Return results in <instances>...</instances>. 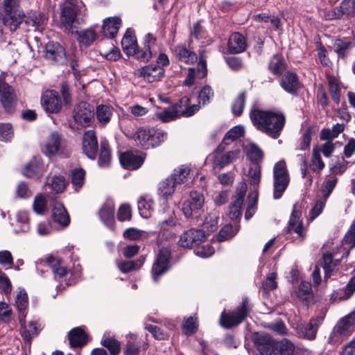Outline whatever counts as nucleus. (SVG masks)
Wrapping results in <instances>:
<instances>
[{
    "instance_id": "f257e3e1",
    "label": "nucleus",
    "mask_w": 355,
    "mask_h": 355,
    "mask_svg": "<svg viewBox=\"0 0 355 355\" xmlns=\"http://www.w3.org/2000/svg\"><path fill=\"white\" fill-rule=\"evenodd\" d=\"M250 118L254 126L272 139H277L284 127L286 117L279 110H263L252 108Z\"/></svg>"
},
{
    "instance_id": "f03ea898",
    "label": "nucleus",
    "mask_w": 355,
    "mask_h": 355,
    "mask_svg": "<svg viewBox=\"0 0 355 355\" xmlns=\"http://www.w3.org/2000/svg\"><path fill=\"white\" fill-rule=\"evenodd\" d=\"M85 7L82 0H65L60 5V23L69 33H73L85 23Z\"/></svg>"
},
{
    "instance_id": "7ed1b4c3",
    "label": "nucleus",
    "mask_w": 355,
    "mask_h": 355,
    "mask_svg": "<svg viewBox=\"0 0 355 355\" xmlns=\"http://www.w3.org/2000/svg\"><path fill=\"white\" fill-rule=\"evenodd\" d=\"M190 99L183 96L179 102L168 109L155 113L156 117L162 122H168L180 116L189 117L199 110L198 105H189Z\"/></svg>"
},
{
    "instance_id": "20e7f679",
    "label": "nucleus",
    "mask_w": 355,
    "mask_h": 355,
    "mask_svg": "<svg viewBox=\"0 0 355 355\" xmlns=\"http://www.w3.org/2000/svg\"><path fill=\"white\" fill-rule=\"evenodd\" d=\"M137 146L149 149L159 146L166 138V133L154 128H140L132 137Z\"/></svg>"
},
{
    "instance_id": "39448f33",
    "label": "nucleus",
    "mask_w": 355,
    "mask_h": 355,
    "mask_svg": "<svg viewBox=\"0 0 355 355\" xmlns=\"http://www.w3.org/2000/svg\"><path fill=\"white\" fill-rule=\"evenodd\" d=\"M16 8V0H3L0 5V17L4 26L10 31H15L22 22L21 15Z\"/></svg>"
},
{
    "instance_id": "423d86ee",
    "label": "nucleus",
    "mask_w": 355,
    "mask_h": 355,
    "mask_svg": "<svg viewBox=\"0 0 355 355\" xmlns=\"http://www.w3.org/2000/svg\"><path fill=\"white\" fill-rule=\"evenodd\" d=\"M273 197L280 198L290 182L288 171L284 160L277 162L273 167Z\"/></svg>"
},
{
    "instance_id": "0eeeda50",
    "label": "nucleus",
    "mask_w": 355,
    "mask_h": 355,
    "mask_svg": "<svg viewBox=\"0 0 355 355\" xmlns=\"http://www.w3.org/2000/svg\"><path fill=\"white\" fill-rule=\"evenodd\" d=\"M252 308L250 300L245 297L234 311L227 313L223 312V328L230 329L237 326L247 317Z\"/></svg>"
},
{
    "instance_id": "6e6552de",
    "label": "nucleus",
    "mask_w": 355,
    "mask_h": 355,
    "mask_svg": "<svg viewBox=\"0 0 355 355\" xmlns=\"http://www.w3.org/2000/svg\"><path fill=\"white\" fill-rule=\"evenodd\" d=\"M42 151L49 158H52L55 155L64 157L69 154L66 142L56 132H52L46 138Z\"/></svg>"
},
{
    "instance_id": "1a4fd4ad",
    "label": "nucleus",
    "mask_w": 355,
    "mask_h": 355,
    "mask_svg": "<svg viewBox=\"0 0 355 355\" xmlns=\"http://www.w3.org/2000/svg\"><path fill=\"white\" fill-rule=\"evenodd\" d=\"M355 311L343 318L334 327L329 337V343L334 344L340 341L341 336L350 335L354 330Z\"/></svg>"
},
{
    "instance_id": "9d476101",
    "label": "nucleus",
    "mask_w": 355,
    "mask_h": 355,
    "mask_svg": "<svg viewBox=\"0 0 355 355\" xmlns=\"http://www.w3.org/2000/svg\"><path fill=\"white\" fill-rule=\"evenodd\" d=\"M44 265L51 268L54 274L55 279L60 282L57 286L58 291L63 290L66 286L73 283V282H71L67 280L66 276L68 274V270L60 258L51 256L44 262Z\"/></svg>"
},
{
    "instance_id": "9b49d317",
    "label": "nucleus",
    "mask_w": 355,
    "mask_h": 355,
    "mask_svg": "<svg viewBox=\"0 0 355 355\" xmlns=\"http://www.w3.org/2000/svg\"><path fill=\"white\" fill-rule=\"evenodd\" d=\"M205 202L202 194L197 191H192L190 193V199L185 201L182 205V212L187 217H194L198 218L202 212V208Z\"/></svg>"
},
{
    "instance_id": "f8f14e48",
    "label": "nucleus",
    "mask_w": 355,
    "mask_h": 355,
    "mask_svg": "<svg viewBox=\"0 0 355 355\" xmlns=\"http://www.w3.org/2000/svg\"><path fill=\"white\" fill-rule=\"evenodd\" d=\"M6 73L0 75V102L6 112H11L17 101V96L13 87L6 82Z\"/></svg>"
},
{
    "instance_id": "ddd939ff",
    "label": "nucleus",
    "mask_w": 355,
    "mask_h": 355,
    "mask_svg": "<svg viewBox=\"0 0 355 355\" xmlns=\"http://www.w3.org/2000/svg\"><path fill=\"white\" fill-rule=\"evenodd\" d=\"M171 251L167 248L159 250L152 268V276L155 282L170 268Z\"/></svg>"
},
{
    "instance_id": "4468645a",
    "label": "nucleus",
    "mask_w": 355,
    "mask_h": 355,
    "mask_svg": "<svg viewBox=\"0 0 355 355\" xmlns=\"http://www.w3.org/2000/svg\"><path fill=\"white\" fill-rule=\"evenodd\" d=\"M44 55L46 60L60 64L67 61L65 49L58 42H49L44 49Z\"/></svg>"
},
{
    "instance_id": "2eb2a0df",
    "label": "nucleus",
    "mask_w": 355,
    "mask_h": 355,
    "mask_svg": "<svg viewBox=\"0 0 355 355\" xmlns=\"http://www.w3.org/2000/svg\"><path fill=\"white\" fill-rule=\"evenodd\" d=\"M73 118L80 125L89 126L94 120V110L89 103L80 102L74 108Z\"/></svg>"
},
{
    "instance_id": "dca6fc26",
    "label": "nucleus",
    "mask_w": 355,
    "mask_h": 355,
    "mask_svg": "<svg viewBox=\"0 0 355 355\" xmlns=\"http://www.w3.org/2000/svg\"><path fill=\"white\" fill-rule=\"evenodd\" d=\"M205 239L203 230L198 229H190L185 231L178 241V244L182 248H192L200 245Z\"/></svg>"
},
{
    "instance_id": "f3484780",
    "label": "nucleus",
    "mask_w": 355,
    "mask_h": 355,
    "mask_svg": "<svg viewBox=\"0 0 355 355\" xmlns=\"http://www.w3.org/2000/svg\"><path fill=\"white\" fill-rule=\"evenodd\" d=\"M301 216L302 211L300 206L295 204L288 221L287 232H294L302 241L306 236V233Z\"/></svg>"
},
{
    "instance_id": "a211bd4d",
    "label": "nucleus",
    "mask_w": 355,
    "mask_h": 355,
    "mask_svg": "<svg viewBox=\"0 0 355 355\" xmlns=\"http://www.w3.org/2000/svg\"><path fill=\"white\" fill-rule=\"evenodd\" d=\"M26 315V313L18 315L20 334L24 340L30 343L33 338L37 336L42 328L41 325L36 321H31L27 324L25 320Z\"/></svg>"
},
{
    "instance_id": "6ab92c4d",
    "label": "nucleus",
    "mask_w": 355,
    "mask_h": 355,
    "mask_svg": "<svg viewBox=\"0 0 355 355\" xmlns=\"http://www.w3.org/2000/svg\"><path fill=\"white\" fill-rule=\"evenodd\" d=\"M41 103L46 112L57 113L62 108V101L59 94L53 90L46 91L42 96Z\"/></svg>"
},
{
    "instance_id": "aec40b11",
    "label": "nucleus",
    "mask_w": 355,
    "mask_h": 355,
    "mask_svg": "<svg viewBox=\"0 0 355 355\" xmlns=\"http://www.w3.org/2000/svg\"><path fill=\"white\" fill-rule=\"evenodd\" d=\"M246 191V183L240 182L236 189V196L229 209L228 216L231 219H236L241 216V209Z\"/></svg>"
},
{
    "instance_id": "412c9836",
    "label": "nucleus",
    "mask_w": 355,
    "mask_h": 355,
    "mask_svg": "<svg viewBox=\"0 0 355 355\" xmlns=\"http://www.w3.org/2000/svg\"><path fill=\"white\" fill-rule=\"evenodd\" d=\"M98 150V142L95 132L88 130L85 132L83 137V150L86 156L94 160L96 158Z\"/></svg>"
},
{
    "instance_id": "4be33fe9",
    "label": "nucleus",
    "mask_w": 355,
    "mask_h": 355,
    "mask_svg": "<svg viewBox=\"0 0 355 355\" xmlns=\"http://www.w3.org/2000/svg\"><path fill=\"white\" fill-rule=\"evenodd\" d=\"M207 74V62L200 55V59L197 67H190L188 69V74L184 80V84L187 86H191L195 83V79H202Z\"/></svg>"
},
{
    "instance_id": "5701e85b",
    "label": "nucleus",
    "mask_w": 355,
    "mask_h": 355,
    "mask_svg": "<svg viewBox=\"0 0 355 355\" xmlns=\"http://www.w3.org/2000/svg\"><path fill=\"white\" fill-rule=\"evenodd\" d=\"M253 340L257 349L261 355H274L275 341L268 336L257 334Z\"/></svg>"
},
{
    "instance_id": "b1692460",
    "label": "nucleus",
    "mask_w": 355,
    "mask_h": 355,
    "mask_svg": "<svg viewBox=\"0 0 355 355\" xmlns=\"http://www.w3.org/2000/svg\"><path fill=\"white\" fill-rule=\"evenodd\" d=\"M355 13V0H343L338 8L329 12L326 17L327 19L334 18H342L344 16L349 17Z\"/></svg>"
},
{
    "instance_id": "393cba45",
    "label": "nucleus",
    "mask_w": 355,
    "mask_h": 355,
    "mask_svg": "<svg viewBox=\"0 0 355 355\" xmlns=\"http://www.w3.org/2000/svg\"><path fill=\"white\" fill-rule=\"evenodd\" d=\"M155 40L156 38L153 35L150 33L147 34L144 38V46L141 49L137 46L135 53H132L131 55L135 56L137 60L141 62H148L152 57L150 47L155 42Z\"/></svg>"
},
{
    "instance_id": "a878e982",
    "label": "nucleus",
    "mask_w": 355,
    "mask_h": 355,
    "mask_svg": "<svg viewBox=\"0 0 355 355\" xmlns=\"http://www.w3.org/2000/svg\"><path fill=\"white\" fill-rule=\"evenodd\" d=\"M119 160L123 168L128 170H136L143 164L144 157L132 152H125L120 155Z\"/></svg>"
},
{
    "instance_id": "bb28decb",
    "label": "nucleus",
    "mask_w": 355,
    "mask_h": 355,
    "mask_svg": "<svg viewBox=\"0 0 355 355\" xmlns=\"http://www.w3.org/2000/svg\"><path fill=\"white\" fill-rule=\"evenodd\" d=\"M96 28H98V26L94 25L80 31L76 29L73 33L78 35L77 40L78 43L85 47L91 46L98 37Z\"/></svg>"
},
{
    "instance_id": "cd10ccee",
    "label": "nucleus",
    "mask_w": 355,
    "mask_h": 355,
    "mask_svg": "<svg viewBox=\"0 0 355 355\" xmlns=\"http://www.w3.org/2000/svg\"><path fill=\"white\" fill-rule=\"evenodd\" d=\"M45 171V166L40 159L33 158L25 166L23 173L30 178H39Z\"/></svg>"
},
{
    "instance_id": "c85d7f7f",
    "label": "nucleus",
    "mask_w": 355,
    "mask_h": 355,
    "mask_svg": "<svg viewBox=\"0 0 355 355\" xmlns=\"http://www.w3.org/2000/svg\"><path fill=\"white\" fill-rule=\"evenodd\" d=\"M164 75V69L160 66L148 65L141 68L140 76L148 83L160 80Z\"/></svg>"
},
{
    "instance_id": "c756f323",
    "label": "nucleus",
    "mask_w": 355,
    "mask_h": 355,
    "mask_svg": "<svg viewBox=\"0 0 355 355\" xmlns=\"http://www.w3.org/2000/svg\"><path fill=\"white\" fill-rule=\"evenodd\" d=\"M12 225L16 234L28 232L31 228L28 213L26 211H17Z\"/></svg>"
},
{
    "instance_id": "7c9ffc66",
    "label": "nucleus",
    "mask_w": 355,
    "mask_h": 355,
    "mask_svg": "<svg viewBox=\"0 0 355 355\" xmlns=\"http://www.w3.org/2000/svg\"><path fill=\"white\" fill-rule=\"evenodd\" d=\"M121 46L124 53L130 56L135 53L137 50V42L135 31L132 28H128L121 40Z\"/></svg>"
},
{
    "instance_id": "2f4dec72",
    "label": "nucleus",
    "mask_w": 355,
    "mask_h": 355,
    "mask_svg": "<svg viewBox=\"0 0 355 355\" xmlns=\"http://www.w3.org/2000/svg\"><path fill=\"white\" fill-rule=\"evenodd\" d=\"M52 216L53 220L62 227H67L69 224V216L64 205L59 202H55L53 205Z\"/></svg>"
},
{
    "instance_id": "473e14b6",
    "label": "nucleus",
    "mask_w": 355,
    "mask_h": 355,
    "mask_svg": "<svg viewBox=\"0 0 355 355\" xmlns=\"http://www.w3.org/2000/svg\"><path fill=\"white\" fill-rule=\"evenodd\" d=\"M177 218L173 212H172L167 219L164 220L159 224V232L162 236L166 239L173 237L175 234V226Z\"/></svg>"
},
{
    "instance_id": "72a5a7b5",
    "label": "nucleus",
    "mask_w": 355,
    "mask_h": 355,
    "mask_svg": "<svg viewBox=\"0 0 355 355\" xmlns=\"http://www.w3.org/2000/svg\"><path fill=\"white\" fill-rule=\"evenodd\" d=\"M114 205L112 202L105 203L98 211L101 220L107 227L112 228L114 221Z\"/></svg>"
},
{
    "instance_id": "f704fd0d",
    "label": "nucleus",
    "mask_w": 355,
    "mask_h": 355,
    "mask_svg": "<svg viewBox=\"0 0 355 355\" xmlns=\"http://www.w3.org/2000/svg\"><path fill=\"white\" fill-rule=\"evenodd\" d=\"M121 24L119 17H107L104 19L102 30L103 34L110 38H113L117 34Z\"/></svg>"
},
{
    "instance_id": "c9c22d12",
    "label": "nucleus",
    "mask_w": 355,
    "mask_h": 355,
    "mask_svg": "<svg viewBox=\"0 0 355 355\" xmlns=\"http://www.w3.org/2000/svg\"><path fill=\"white\" fill-rule=\"evenodd\" d=\"M322 317L312 318L309 324L306 327L302 328L300 331H299L300 336L309 340H314L315 338L318 327L322 324Z\"/></svg>"
},
{
    "instance_id": "e433bc0d",
    "label": "nucleus",
    "mask_w": 355,
    "mask_h": 355,
    "mask_svg": "<svg viewBox=\"0 0 355 355\" xmlns=\"http://www.w3.org/2000/svg\"><path fill=\"white\" fill-rule=\"evenodd\" d=\"M227 46L232 53H239L246 49L245 37L239 33H234L229 38Z\"/></svg>"
},
{
    "instance_id": "4c0bfd02",
    "label": "nucleus",
    "mask_w": 355,
    "mask_h": 355,
    "mask_svg": "<svg viewBox=\"0 0 355 355\" xmlns=\"http://www.w3.org/2000/svg\"><path fill=\"white\" fill-rule=\"evenodd\" d=\"M282 88L288 93L294 94L300 87V82L297 75L293 72H286L280 83Z\"/></svg>"
},
{
    "instance_id": "58836bf2",
    "label": "nucleus",
    "mask_w": 355,
    "mask_h": 355,
    "mask_svg": "<svg viewBox=\"0 0 355 355\" xmlns=\"http://www.w3.org/2000/svg\"><path fill=\"white\" fill-rule=\"evenodd\" d=\"M174 55L179 61L188 64L194 63L198 59L197 55L193 51L182 45L175 47Z\"/></svg>"
},
{
    "instance_id": "ea45409f",
    "label": "nucleus",
    "mask_w": 355,
    "mask_h": 355,
    "mask_svg": "<svg viewBox=\"0 0 355 355\" xmlns=\"http://www.w3.org/2000/svg\"><path fill=\"white\" fill-rule=\"evenodd\" d=\"M114 108L109 105H99L96 109V115L100 125L108 124L112 117Z\"/></svg>"
},
{
    "instance_id": "a19ab883",
    "label": "nucleus",
    "mask_w": 355,
    "mask_h": 355,
    "mask_svg": "<svg viewBox=\"0 0 355 355\" xmlns=\"http://www.w3.org/2000/svg\"><path fill=\"white\" fill-rule=\"evenodd\" d=\"M46 21L45 15L40 12L31 11L24 16L25 23L35 27V30H40Z\"/></svg>"
},
{
    "instance_id": "79ce46f5",
    "label": "nucleus",
    "mask_w": 355,
    "mask_h": 355,
    "mask_svg": "<svg viewBox=\"0 0 355 355\" xmlns=\"http://www.w3.org/2000/svg\"><path fill=\"white\" fill-rule=\"evenodd\" d=\"M170 177L160 182L158 184V195L162 199L167 200L172 196L177 185Z\"/></svg>"
},
{
    "instance_id": "37998d69",
    "label": "nucleus",
    "mask_w": 355,
    "mask_h": 355,
    "mask_svg": "<svg viewBox=\"0 0 355 355\" xmlns=\"http://www.w3.org/2000/svg\"><path fill=\"white\" fill-rule=\"evenodd\" d=\"M69 340L71 347H81L87 342V335L82 329L76 327L69 332Z\"/></svg>"
},
{
    "instance_id": "c03bdc74",
    "label": "nucleus",
    "mask_w": 355,
    "mask_h": 355,
    "mask_svg": "<svg viewBox=\"0 0 355 355\" xmlns=\"http://www.w3.org/2000/svg\"><path fill=\"white\" fill-rule=\"evenodd\" d=\"M295 345L287 339L275 341L274 355H293Z\"/></svg>"
},
{
    "instance_id": "a18cd8bd",
    "label": "nucleus",
    "mask_w": 355,
    "mask_h": 355,
    "mask_svg": "<svg viewBox=\"0 0 355 355\" xmlns=\"http://www.w3.org/2000/svg\"><path fill=\"white\" fill-rule=\"evenodd\" d=\"M246 154L248 157L255 165H259L263 157V153L261 149L255 144H248L246 147Z\"/></svg>"
},
{
    "instance_id": "49530a36",
    "label": "nucleus",
    "mask_w": 355,
    "mask_h": 355,
    "mask_svg": "<svg viewBox=\"0 0 355 355\" xmlns=\"http://www.w3.org/2000/svg\"><path fill=\"white\" fill-rule=\"evenodd\" d=\"M190 169L185 166H181L177 169H175L173 173L169 176L171 179L174 180L176 184H188L190 178L189 177Z\"/></svg>"
},
{
    "instance_id": "de8ad7c7",
    "label": "nucleus",
    "mask_w": 355,
    "mask_h": 355,
    "mask_svg": "<svg viewBox=\"0 0 355 355\" xmlns=\"http://www.w3.org/2000/svg\"><path fill=\"white\" fill-rule=\"evenodd\" d=\"M112 159L111 150L106 141H101L98 164L101 168L108 167Z\"/></svg>"
},
{
    "instance_id": "09e8293b",
    "label": "nucleus",
    "mask_w": 355,
    "mask_h": 355,
    "mask_svg": "<svg viewBox=\"0 0 355 355\" xmlns=\"http://www.w3.org/2000/svg\"><path fill=\"white\" fill-rule=\"evenodd\" d=\"M145 261V257L141 256L136 261H117L119 269L123 273L140 268Z\"/></svg>"
},
{
    "instance_id": "8fccbe9b",
    "label": "nucleus",
    "mask_w": 355,
    "mask_h": 355,
    "mask_svg": "<svg viewBox=\"0 0 355 355\" xmlns=\"http://www.w3.org/2000/svg\"><path fill=\"white\" fill-rule=\"evenodd\" d=\"M344 128L345 125L343 123H336L331 129L324 128L320 131V138L324 141H331L336 138L344 130Z\"/></svg>"
},
{
    "instance_id": "3c124183",
    "label": "nucleus",
    "mask_w": 355,
    "mask_h": 355,
    "mask_svg": "<svg viewBox=\"0 0 355 355\" xmlns=\"http://www.w3.org/2000/svg\"><path fill=\"white\" fill-rule=\"evenodd\" d=\"M354 46L352 41L337 39L334 42L335 52L339 58H345L348 51Z\"/></svg>"
},
{
    "instance_id": "603ef678",
    "label": "nucleus",
    "mask_w": 355,
    "mask_h": 355,
    "mask_svg": "<svg viewBox=\"0 0 355 355\" xmlns=\"http://www.w3.org/2000/svg\"><path fill=\"white\" fill-rule=\"evenodd\" d=\"M325 164L323 162L321 155L319 154V148L318 146H314L312 150V156L309 167L311 171L315 173H320L324 168Z\"/></svg>"
},
{
    "instance_id": "864d4df0",
    "label": "nucleus",
    "mask_w": 355,
    "mask_h": 355,
    "mask_svg": "<svg viewBox=\"0 0 355 355\" xmlns=\"http://www.w3.org/2000/svg\"><path fill=\"white\" fill-rule=\"evenodd\" d=\"M340 264V260H334L333 255L331 253H325L322 257V265L325 270L324 279L330 277V273L334 269Z\"/></svg>"
},
{
    "instance_id": "5fc2aeb1",
    "label": "nucleus",
    "mask_w": 355,
    "mask_h": 355,
    "mask_svg": "<svg viewBox=\"0 0 355 355\" xmlns=\"http://www.w3.org/2000/svg\"><path fill=\"white\" fill-rule=\"evenodd\" d=\"M268 69L275 75L282 74L286 69V63L283 57L279 55H274L270 61Z\"/></svg>"
},
{
    "instance_id": "6e6d98bb",
    "label": "nucleus",
    "mask_w": 355,
    "mask_h": 355,
    "mask_svg": "<svg viewBox=\"0 0 355 355\" xmlns=\"http://www.w3.org/2000/svg\"><path fill=\"white\" fill-rule=\"evenodd\" d=\"M249 184L257 188L261 182V168L260 165H254L249 167V170L247 173Z\"/></svg>"
},
{
    "instance_id": "4d7b16f0",
    "label": "nucleus",
    "mask_w": 355,
    "mask_h": 355,
    "mask_svg": "<svg viewBox=\"0 0 355 355\" xmlns=\"http://www.w3.org/2000/svg\"><path fill=\"white\" fill-rule=\"evenodd\" d=\"M138 209L142 218H150L153 211L152 200L141 197L138 200Z\"/></svg>"
},
{
    "instance_id": "13d9d810",
    "label": "nucleus",
    "mask_w": 355,
    "mask_h": 355,
    "mask_svg": "<svg viewBox=\"0 0 355 355\" xmlns=\"http://www.w3.org/2000/svg\"><path fill=\"white\" fill-rule=\"evenodd\" d=\"M214 97V91L209 85H205L202 87L199 91L198 96V102L197 105H199V108L200 105H207L211 102V100Z\"/></svg>"
},
{
    "instance_id": "bf43d9fd",
    "label": "nucleus",
    "mask_w": 355,
    "mask_h": 355,
    "mask_svg": "<svg viewBox=\"0 0 355 355\" xmlns=\"http://www.w3.org/2000/svg\"><path fill=\"white\" fill-rule=\"evenodd\" d=\"M246 97V92H242L234 100L232 105V112L234 116H239L243 113Z\"/></svg>"
},
{
    "instance_id": "052dcab7",
    "label": "nucleus",
    "mask_w": 355,
    "mask_h": 355,
    "mask_svg": "<svg viewBox=\"0 0 355 355\" xmlns=\"http://www.w3.org/2000/svg\"><path fill=\"white\" fill-rule=\"evenodd\" d=\"M141 347H143L144 350H146L148 344L139 340L132 342L128 341L124 355H140Z\"/></svg>"
},
{
    "instance_id": "680f3d73",
    "label": "nucleus",
    "mask_w": 355,
    "mask_h": 355,
    "mask_svg": "<svg viewBox=\"0 0 355 355\" xmlns=\"http://www.w3.org/2000/svg\"><path fill=\"white\" fill-rule=\"evenodd\" d=\"M220 145L207 158V162L212 164L215 173H219L222 169V150L220 149Z\"/></svg>"
},
{
    "instance_id": "e2e57ef3",
    "label": "nucleus",
    "mask_w": 355,
    "mask_h": 355,
    "mask_svg": "<svg viewBox=\"0 0 355 355\" xmlns=\"http://www.w3.org/2000/svg\"><path fill=\"white\" fill-rule=\"evenodd\" d=\"M51 191L54 193H60L64 191L66 187L65 178L62 175H54L48 183Z\"/></svg>"
},
{
    "instance_id": "0e129e2a",
    "label": "nucleus",
    "mask_w": 355,
    "mask_h": 355,
    "mask_svg": "<svg viewBox=\"0 0 355 355\" xmlns=\"http://www.w3.org/2000/svg\"><path fill=\"white\" fill-rule=\"evenodd\" d=\"M198 323L196 315L184 319L182 324V331L187 336H191L198 330Z\"/></svg>"
},
{
    "instance_id": "69168bd1",
    "label": "nucleus",
    "mask_w": 355,
    "mask_h": 355,
    "mask_svg": "<svg viewBox=\"0 0 355 355\" xmlns=\"http://www.w3.org/2000/svg\"><path fill=\"white\" fill-rule=\"evenodd\" d=\"M28 296L24 289H19L15 297V305L19 312V315L26 313L28 306Z\"/></svg>"
},
{
    "instance_id": "338daca9",
    "label": "nucleus",
    "mask_w": 355,
    "mask_h": 355,
    "mask_svg": "<svg viewBox=\"0 0 355 355\" xmlns=\"http://www.w3.org/2000/svg\"><path fill=\"white\" fill-rule=\"evenodd\" d=\"M85 172L83 168H75L71 171V182L76 191H78L85 182Z\"/></svg>"
},
{
    "instance_id": "774afa93",
    "label": "nucleus",
    "mask_w": 355,
    "mask_h": 355,
    "mask_svg": "<svg viewBox=\"0 0 355 355\" xmlns=\"http://www.w3.org/2000/svg\"><path fill=\"white\" fill-rule=\"evenodd\" d=\"M101 345L106 347L110 355H118L121 351V343L113 338H104L101 340Z\"/></svg>"
}]
</instances>
